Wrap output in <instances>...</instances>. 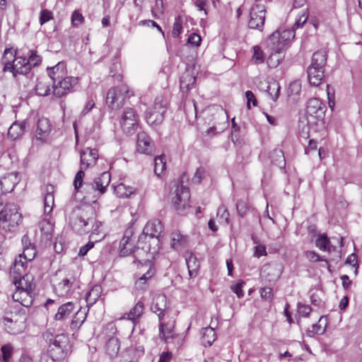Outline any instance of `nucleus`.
<instances>
[{"instance_id":"1","label":"nucleus","mask_w":362,"mask_h":362,"mask_svg":"<svg viewBox=\"0 0 362 362\" xmlns=\"http://www.w3.org/2000/svg\"><path fill=\"white\" fill-rule=\"evenodd\" d=\"M96 213L93 207L84 205L75 208L70 217V224L74 230L83 234L89 233L91 223L94 222Z\"/></svg>"},{"instance_id":"2","label":"nucleus","mask_w":362,"mask_h":362,"mask_svg":"<svg viewBox=\"0 0 362 362\" xmlns=\"http://www.w3.org/2000/svg\"><path fill=\"white\" fill-rule=\"evenodd\" d=\"M23 267L22 257L16 259L11 269V276L16 290H35V284L33 282V276L28 274Z\"/></svg>"},{"instance_id":"3","label":"nucleus","mask_w":362,"mask_h":362,"mask_svg":"<svg viewBox=\"0 0 362 362\" xmlns=\"http://www.w3.org/2000/svg\"><path fill=\"white\" fill-rule=\"evenodd\" d=\"M22 215L14 203L0 205V227L6 231L13 230L21 222Z\"/></svg>"},{"instance_id":"4","label":"nucleus","mask_w":362,"mask_h":362,"mask_svg":"<svg viewBox=\"0 0 362 362\" xmlns=\"http://www.w3.org/2000/svg\"><path fill=\"white\" fill-rule=\"evenodd\" d=\"M110 174L108 172H104L95 177L93 183H85L84 199L88 202H95L97 199L105 192L106 187L110 182Z\"/></svg>"},{"instance_id":"5","label":"nucleus","mask_w":362,"mask_h":362,"mask_svg":"<svg viewBox=\"0 0 362 362\" xmlns=\"http://www.w3.org/2000/svg\"><path fill=\"white\" fill-rule=\"evenodd\" d=\"M132 95L128 87L122 84L112 88L107 91L106 103L112 110H117L123 105L125 99Z\"/></svg>"},{"instance_id":"6","label":"nucleus","mask_w":362,"mask_h":362,"mask_svg":"<svg viewBox=\"0 0 362 362\" xmlns=\"http://www.w3.org/2000/svg\"><path fill=\"white\" fill-rule=\"evenodd\" d=\"M168 103L162 97H157L153 105L147 111L146 120L151 125L160 124L164 119Z\"/></svg>"},{"instance_id":"7","label":"nucleus","mask_w":362,"mask_h":362,"mask_svg":"<svg viewBox=\"0 0 362 362\" xmlns=\"http://www.w3.org/2000/svg\"><path fill=\"white\" fill-rule=\"evenodd\" d=\"M139 116L132 108L124 110L119 120L123 132L127 134H134L138 127Z\"/></svg>"},{"instance_id":"8","label":"nucleus","mask_w":362,"mask_h":362,"mask_svg":"<svg viewBox=\"0 0 362 362\" xmlns=\"http://www.w3.org/2000/svg\"><path fill=\"white\" fill-rule=\"evenodd\" d=\"M190 198L189 189L182 185L177 186L175 191V197L173 202L175 209L180 214H184L185 210L189 207V201Z\"/></svg>"},{"instance_id":"9","label":"nucleus","mask_w":362,"mask_h":362,"mask_svg":"<svg viewBox=\"0 0 362 362\" xmlns=\"http://www.w3.org/2000/svg\"><path fill=\"white\" fill-rule=\"evenodd\" d=\"M25 320L23 316L11 313L3 318V324L6 332L12 334H18L24 330Z\"/></svg>"},{"instance_id":"10","label":"nucleus","mask_w":362,"mask_h":362,"mask_svg":"<svg viewBox=\"0 0 362 362\" xmlns=\"http://www.w3.org/2000/svg\"><path fill=\"white\" fill-rule=\"evenodd\" d=\"M293 37L294 34L292 30H285L281 33L276 30L270 35L268 45L270 49H284L287 43Z\"/></svg>"},{"instance_id":"11","label":"nucleus","mask_w":362,"mask_h":362,"mask_svg":"<svg viewBox=\"0 0 362 362\" xmlns=\"http://www.w3.org/2000/svg\"><path fill=\"white\" fill-rule=\"evenodd\" d=\"M266 9L260 4L254 5L250 11L248 27L250 29H255L262 31L265 21Z\"/></svg>"},{"instance_id":"12","label":"nucleus","mask_w":362,"mask_h":362,"mask_svg":"<svg viewBox=\"0 0 362 362\" xmlns=\"http://www.w3.org/2000/svg\"><path fill=\"white\" fill-rule=\"evenodd\" d=\"M77 83V78L64 77L56 83H53V94L58 98H61L69 93Z\"/></svg>"},{"instance_id":"13","label":"nucleus","mask_w":362,"mask_h":362,"mask_svg":"<svg viewBox=\"0 0 362 362\" xmlns=\"http://www.w3.org/2000/svg\"><path fill=\"white\" fill-rule=\"evenodd\" d=\"M151 309L154 313L157 314L159 320H165V317L169 313L166 297L164 295L155 296Z\"/></svg>"},{"instance_id":"14","label":"nucleus","mask_w":362,"mask_h":362,"mask_svg":"<svg viewBox=\"0 0 362 362\" xmlns=\"http://www.w3.org/2000/svg\"><path fill=\"white\" fill-rule=\"evenodd\" d=\"M155 150L151 137L144 132L137 134L136 151L140 153L151 155Z\"/></svg>"},{"instance_id":"15","label":"nucleus","mask_w":362,"mask_h":362,"mask_svg":"<svg viewBox=\"0 0 362 362\" xmlns=\"http://www.w3.org/2000/svg\"><path fill=\"white\" fill-rule=\"evenodd\" d=\"M326 106L318 98H310L307 104V113L317 119L322 120L325 116Z\"/></svg>"},{"instance_id":"16","label":"nucleus","mask_w":362,"mask_h":362,"mask_svg":"<svg viewBox=\"0 0 362 362\" xmlns=\"http://www.w3.org/2000/svg\"><path fill=\"white\" fill-rule=\"evenodd\" d=\"M282 271V267L279 264H266L261 269V276L269 282L276 281L280 278Z\"/></svg>"},{"instance_id":"17","label":"nucleus","mask_w":362,"mask_h":362,"mask_svg":"<svg viewBox=\"0 0 362 362\" xmlns=\"http://www.w3.org/2000/svg\"><path fill=\"white\" fill-rule=\"evenodd\" d=\"M52 131V124L49 119L41 117L37 122L35 130L36 139L42 143L45 142Z\"/></svg>"},{"instance_id":"18","label":"nucleus","mask_w":362,"mask_h":362,"mask_svg":"<svg viewBox=\"0 0 362 362\" xmlns=\"http://www.w3.org/2000/svg\"><path fill=\"white\" fill-rule=\"evenodd\" d=\"M98 158V151L87 148L83 150L80 154V168L86 170L96 164Z\"/></svg>"},{"instance_id":"19","label":"nucleus","mask_w":362,"mask_h":362,"mask_svg":"<svg viewBox=\"0 0 362 362\" xmlns=\"http://www.w3.org/2000/svg\"><path fill=\"white\" fill-rule=\"evenodd\" d=\"M18 181L17 173H8L0 177V195L11 192Z\"/></svg>"},{"instance_id":"20","label":"nucleus","mask_w":362,"mask_h":362,"mask_svg":"<svg viewBox=\"0 0 362 362\" xmlns=\"http://www.w3.org/2000/svg\"><path fill=\"white\" fill-rule=\"evenodd\" d=\"M7 69H10L9 71L12 72L14 76L16 74H27L30 71V66L27 62L25 57H16L13 60L12 64H7Z\"/></svg>"},{"instance_id":"21","label":"nucleus","mask_w":362,"mask_h":362,"mask_svg":"<svg viewBox=\"0 0 362 362\" xmlns=\"http://www.w3.org/2000/svg\"><path fill=\"white\" fill-rule=\"evenodd\" d=\"M34 290H16L12 298L25 307H30L33 302Z\"/></svg>"},{"instance_id":"22","label":"nucleus","mask_w":362,"mask_h":362,"mask_svg":"<svg viewBox=\"0 0 362 362\" xmlns=\"http://www.w3.org/2000/svg\"><path fill=\"white\" fill-rule=\"evenodd\" d=\"M163 233V225L158 219L148 221L144 228V233L151 238L158 239Z\"/></svg>"},{"instance_id":"23","label":"nucleus","mask_w":362,"mask_h":362,"mask_svg":"<svg viewBox=\"0 0 362 362\" xmlns=\"http://www.w3.org/2000/svg\"><path fill=\"white\" fill-rule=\"evenodd\" d=\"M146 268V272L142 274L135 282V286L139 289H144L147 280L150 279L155 274V270L151 262L148 261L145 265L141 267L140 269H141V272H144Z\"/></svg>"},{"instance_id":"24","label":"nucleus","mask_w":362,"mask_h":362,"mask_svg":"<svg viewBox=\"0 0 362 362\" xmlns=\"http://www.w3.org/2000/svg\"><path fill=\"white\" fill-rule=\"evenodd\" d=\"M75 305L73 302H67L61 305L54 316L56 321L64 322L69 319L74 313Z\"/></svg>"},{"instance_id":"25","label":"nucleus","mask_w":362,"mask_h":362,"mask_svg":"<svg viewBox=\"0 0 362 362\" xmlns=\"http://www.w3.org/2000/svg\"><path fill=\"white\" fill-rule=\"evenodd\" d=\"M308 78L310 85L317 86L321 84L325 76V69L309 66L307 70Z\"/></svg>"},{"instance_id":"26","label":"nucleus","mask_w":362,"mask_h":362,"mask_svg":"<svg viewBox=\"0 0 362 362\" xmlns=\"http://www.w3.org/2000/svg\"><path fill=\"white\" fill-rule=\"evenodd\" d=\"M185 261L189 278H195L198 275L200 267L198 259L192 252H187L185 254Z\"/></svg>"},{"instance_id":"27","label":"nucleus","mask_w":362,"mask_h":362,"mask_svg":"<svg viewBox=\"0 0 362 362\" xmlns=\"http://www.w3.org/2000/svg\"><path fill=\"white\" fill-rule=\"evenodd\" d=\"M89 232L90 233L89 239L93 240L96 242L102 240L105 236V232L103 228V223L101 221L96 219V216L95 217L94 222L91 223Z\"/></svg>"},{"instance_id":"28","label":"nucleus","mask_w":362,"mask_h":362,"mask_svg":"<svg viewBox=\"0 0 362 362\" xmlns=\"http://www.w3.org/2000/svg\"><path fill=\"white\" fill-rule=\"evenodd\" d=\"M47 74L53 83L64 78L66 74V66L62 62H59L54 66L47 68Z\"/></svg>"},{"instance_id":"29","label":"nucleus","mask_w":362,"mask_h":362,"mask_svg":"<svg viewBox=\"0 0 362 362\" xmlns=\"http://www.w3.org/2000/svg\"><path fill=\"white\" fill-rule=\"evenodd\" d=\"M27 122H14L8 130V136L12 140H16L22 136L25 132Z\"/></svg>"},{"instance_id":"30","label":"nucleus","mask_w":362,"mask_h":362,"mask_svg":"<svg viewBox=\"0 0 362 362\" xmlns=\"http://www.w3.org/2000/svg\"><path fill=\"white\" fill-rule=\"evenodd\" d=\"M120 343L117 337L110 338L105 345V353L110 358H115L118 356Z\"/></svg>"},{"instance_id":"31","label":"nucleus","mask_w":362,"mask_h":362,"mask_svg":"<svg viewBox=\"0 0 362 362\" xmlns=\"http://www.w3.org/2000/svg\"><path fill=\"white\" fill-rule=\"evenodd\" d=\"M327 51L325 49L318 50L313 54L310 66L325 69L327 63Z\"/></svg>"},{"instance_id":"32","label":"nucleus","mask_w":362,"mask_h":362,"mask_svg":"<svg viewBox=\"0 0 362 362\" xmlns=\"http://www.w3.org/2000/svg\"><path fill=\"white\" fill-rule=\"evenodd\" d=\"M188 243V237L183 235L179 231L171 233V247L179 250L185 247Z\"/></svg>"},{"instance_id":"33","label":"nucleus","mask_w":362,"mask_h":362,"mask_svg":"<svg viewBox=\"0 0 362 362\" xmlns=\"http://www.w3.org/2000/svg\"><path fill=\"white\" fill-rule=\"evenodd\" d=\"M272 53L267 59V64L270 68H276L284 58V49H270Z\"/></svg>"},{"instance_id":"34","label":"nucleus","mask_w":362,"mask_h":362,"mask_svg":"<svg viewBox=\"0 0 362 362\" xmlns=\"http://www.w3.org/2000/svg\"><path fill=\"white\" fill-rule=\"evenodd\" d=\"M173 322H165V320H160L159 335L160 338L167 341L169 338L173 337Z\"/></svg>"},{"instance_id":"35","label":"nucleus","mask_w":362,"mask_h":362,"mask_svg":"<svg viewBox=\"0 0 362 362\" xmlns=\"http://www.w3.org/2000/svg\"><path fill=\"white\" fill-rule=\"evenodd\" d=\"M202 342L204 346H211L216 339L215 330L211 327L202 329Z\"/></svg>"},{"instance_id":"36","label":"nucleus","mask_w":362,"mask_h":362,"mask_svg":"<svg viewBox=\"0 0 362 362\" xmlns=\"http://www.w3.org/2000/svg\"><path fill=\"white\" fill-rule=\"evenodd\" d=\"M144 305L141 301H139L131 310L125 313L122 317V319L129 320L135 322L144 313Z\"/></svg>"},{"instance_id":"37","label":"nucleus","mask_w":362,"mask_h":362,"mask_svg":"<svg viewBox=\"0 0 362 362\" xmlns=\"http://www.w3.org/2000/svg\"><path fill=\"white\" fill-rule=\"evenodd\" d=\"M53 192L54 187L52 185L47 186L46 194L44 197L45 213L49 214L52 210L54 202Z\"/></svg>"},{"instance_id":"38","label":"nucleus","mask_w":362,"mask_h":362,"mask_svg":"<svg viewBox=\"0 0 362 362\" xmlns=\"http://www.w3.org/2000/svg\"><path fill=\"white\" fill-rule=\"evenodd\" d=\"M134 240L124 234L123 238L119 243L120 254L123 256H127L132 252L134 248Z\"/></svg>"},{"instance_id":"39","label":"nucleus","mask_w":362,"mask_h":362,"mask_svg":"<svg viewBox=\"0 0 362 362\" xmlns=\"http://www.w3.org/2000/svg\"><path fill=\"white\" fill-rule=\"evenodd\" d=\"M114 192L119 198H127L134 193V189L132 187L120 183L114 186Z\"/></svg>"},{"instance_id":"40","label":"nucleus","mask_w":362,"mask_h":362,"mask_svg":"<svg viewBox=\"0 0 362 362\" xmlns=\"http://www.w3.org/2000/svg\"><path fill=\"white\" fill-rule=\"evenodd\" d=\"M35 255L36 250L34 245H28V247H24L23 254L19 255L16 259H20V257H21L23 263V267L26 268L28 262L32 261L35 258Z\"/></svg>"},{"instance_id":"41","label":"nucleus","mask_w":362,"mask_h":362,"mask_svg":"<svg viewBox=\"0 0 362 362\" xmlns=\"http://www.w3.org/2000/svg\"><path fill=\"white\" fill-rule=\"evenodd\" d=\"M72 281L69 279H64L55 286V291L59 296L66 295L72 286Z\"/></svg>"},{"instance_id":"42","label":"nucleus","mask_w":362,"mask_h":362,"mask_svg":"<svg viewBox=\"0 0 362 362\" xmlns=\"http://www.w3.org/2000/svg\"><path fill=\"white\" fill-rule=\"evenodd\" d=\"M16 52L11 48H7L4 50L2 57V63L4 64V71H9L10 69H7V64H12L13 60L16 58Z\"/></svg>"},{"instance_id":"43","label":"nucleus","mask_w":362,"mask_h":362,"mask_svg":"<svg viewBox=\"0 0 362 362\" xmlns=\"http://www.w3.org/2000/svg\"><path fill=\"white\" fill-rule=\"evenodd\" d=\"M166 167L165 158L164 155L157 156L154 159V173L157 176H160L165 171Z\"/></svg>"},{"instance_id":"44","label":"nucleus","mask_w":362,"mask_h":362,"mask_svg":"<svg viewBox=\"0 0 362 362\" xmlns=\"http://www.w3.org/2000/svg\"><path fill=\"white\" fill-rule=\"evenodd\" d=\"M280 88V85L277 81H272L269 83L267 92L274 101H276L279 98Z\"/></svg>"},{"instance_id":"45","label":"nucleus","mask_w":362,"mask_h":362,"mask_svg":"<svg viewBox=\"0 0 362 362\" xmlns=\"http://www.w3.org/2000/svg\"><path fill=\"white\" fill-rule=\"evenodd\" d=\"M252 240L255 245L254 247V257L259 258L262 256H266L267 253L265 245L260 244L258 238L255 236H252Z\"/></svg>"},{"instance_id":"46","label":"nucleus","mask_w":362,"mask_h":362,"mask_svg":"<svg viewBox=\"0 0 362 362\" xmlns=\"http://www.w3.org/2000/svg\"><path fill=\"white\" fill-rule=\"evenodd\" d=\"M35 91L38 95L46 96L50 91L49 85L42 79L38 80L35 86Z\"/></svg>"},{"instance_id":"47","label":"nucleus","mask_w":362,"mask_h":362,"mask_svg":"<svg viewBox=\"0 0 362 362\" xmlns=\"http://www.w3.org/2000/svg\"><path fill=\"white\" fill-rule=\"evenodd\" d=\"M49 341L56 348L63 349L67 344V337L64 334H58L49 339Z\"/></svg>"},{"instance_id":"48","label":"nucleus","mask_w":362,"mask_h":362,"mask_svg":"<svg viewBox=\"0 0 362 362\" xmlns=\"http://www.w3.org/2000/svg\"><path fill=\"white\" fill-rule=\"evenodd\" d=\"M102 288L100 286H93L87 295V301L91 304L95 303L100 296Z\"/></svg>"},{"instance_id":"49","label":"nucleus","mask_w":362,"mask_h":362,"mask_svg":"<svg viewBox=\"0 0 362 362\" xmlns=\"http://www.w3.org/2000/svg\"><path fill=\"white\" fill-rule=\"evenodd\" d=\"M195 78L189 74L183 75L180 78V88L182 90H189L192 88L190 86L194 83Z\"/></svg>"},{"instance_id":"50","label":"nucleus","mask_w":362,"mask_h":362,"mask_svg":"<svg viewBox=\"0 0 362 362\" xmlns=\"http://www.w3.org/2000/svg\"><path fill=\"white\" fill-rule=\"evenodd\" d=\"M182 31V18L178 16L175 18V22L173 26L172 36L174 38H177L180 36Z\"/></svg>"},{"instance_id":"51","label":"nucleus","mask_w":362,"mask_h":362,"mask_svg":"<svg viewBox=\"0 0 362 362\" xmlns=\"http://www.w3.org/2000/svg\"><path fill=\"white\" fill-rule=\"evenodd\" d=\"M315 244L316 246L321 250H329V240L325 235H320L316 240Z\"/></svg>"},{"instance_id":"52","label":"nucleus","mask_w":362,"mask_h":362,"mask_svg":"<svg viewBox=\"0 0 362 362\" xmlns=\"http://www.w3.org/2000/svg\"><path fill=\"white\" fill-rule=\"evenodd\" d=\"M252 60L255 64H262L264 62V54L259 46H255L253 47V55Z\"/></svg>"},{"instance_id":"53","label":"nucleus","mask_w":362,"mask_h":362,"mask_svg":"<svg viewBox=\"0 0 362 362\" xmlns=\"http://www.w3.org/2000/svg\"><path fill=\"white\" fill-rule=\"evenodd\" d=\"M217 216L219 218L221 223L228 224L229 221V212L224 206H221L218 209Z\"/></svg>"},{"instance_id":"54","label":"nucleus","mask_w":362,"mask_h":362,"mask_svg":"<svg viewBox=\"0 0 362 362\" xmlns=\"http://www.w3.org/2000/svg\"><path fill=\"white\" fill-rule=\"evenodd\" d=\"M84 176V170L80 168V170H78L76 174L74 181V185L76 190H78V189L82 187Z\"/></svg>"},{"instance_id":"55","label":"nucleus","mask_w":362,"mask_h":362,"mask_svg":"<svg viewBox=\"0 0 362 362\" xmlns=\"http://www.w3.org/2000/svg\"><path fill=\"white\" fill-rule=\"evenodd\" d=\"M30 54L29 58L27 59L28 63L30 66V69L32 66H35L39 65L41 63V57L36 54V52L32 50L30 52Z\"/></svg>"},{"instance_id":"56","label":"nucleus","mask_w":362,"mask_h":362,"mask_svg":"<svg viewBox=\"0 0 362 362\" xmlns=\"http://www.w3.org/2000/svg\"><path fill=\"white\" fill-rule=\"evenodd\" d=\"M205 174L206 170L203 167L198 168L192 179V182L199 184L204 177Z\"/></svg>"},{"instance_id":"57","label":"nucleus","mask_w":362,"mask_h":362,"mask_svg":"<svg viewBox=\"0 0 362 362\" xmlns=\"http://www.w3.org/2000/svg\"><path fill=\"white\" fill-rule=\"evenodd\" d=\"M53 18V13L47 9H42L40 15V23L43 25Z\"/></svg>"},{"instance_id":"58","label":"nucleus","mask_w":362,"mask_h":362,"mask_svg":"<svg viewBox=\"0 0 362 362\" xmlns=\"http://www.w3.org/2000/svg\"><path fill=\"white\" fill-rule=\"evenodd\" d=\"M84 18L78 11H74L71 15V23L74 26H78L83 23Z\"/></svg>"},{"instance_id":"59","label":"nucleus","mask_w":362,"mask_h":362,"mask_svg":"<svg viewBox=\"0 0 362 362\" xmlns=\"http://www.w3.org/2000/svg\"><path fill=\"white\" fill-rule=\"evenodd\" d=\"M236 208H237L238 214L241 217L245 216L248 210V206H247V203L243 200L238 201V202L236 204Z\"/></svg>"},{"instance_id":"60","label":"nucleus","mask_w":362,"mask_h":362,"mask_svg":"<svg viewBox=\"0 0 362 362\" xmlns=\"http://www.w3.org/2000/svg\"><path fill=\"white\" fill-rule=\"evenodd\" d=\"M301 90L300 83L298 81H293L290 83L288 92L291 95H297Z\"/></svg>"},{"instance_id":"61","label":"nucleus","mask_w":362,"mask_h":362,"mask_svg":"<svg viewBox=\"0 0 362 362\" xmlns=\"http://www.w3.org/2000/svg\"><path fill=\"white\" fill-rule=\"evenodd\" d=\"M78 312L76 313L71 322V327L72 329H76L79 328L83 322H84L85 317H82V319L78 317Z\"/></svg>"},{"instance_id":"62","label":"nucleus","mask_w":362,"mask_h":362,"mask_svg":"<svg viewBox=\"0 0 362 362\" xmlns=\"http://www.w3.org/2000/svg\"><path fill=\"white\" fill-rule=\"evenodd\" d=\"M95 243H97V242L93 240L90 239L89 242L86 245L82 246L80 248L79 252H78V255L81 256V257L85 256L87 254V252L91 248L93 247Z\"/></svg>"},{"instance_id":"63","label":"nucleus","mask_w":362,"mask_h":362,"mask_svg":"<svg viewBox=\"0 0 362 362\" xmlns=\"http://www.w3.org/2000/svg\"><path fill=\"white\" fill-rule=\"evenodd\" d=\"M201 37L197 33H192L188 37L187 42L195 47H198L201 42Z\"/></svg>"},{"instance_id":"64","label":"nucleus","mask_w":362,"mask_h":362,"mask_svg":"<svg viewBox=\"0 0 362 362\" xmlns=\"http://www.w3.org/2000/svg\"><path fill=\"white\" fill-rule=\"evenodd\" d=\"M260 296L262 299L270 300L272 298V289L269 287L262 288Z\"/></svg>"}]
</instances>
